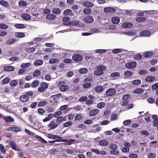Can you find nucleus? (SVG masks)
I'll use <instances>...</instances> for the list:
<instances>
[{
  "label": "nucleus",
  "instance_id": "nucleus-1",
  "mask_svg": "<svg viewBox=\"0 0 158 158\" xmlns=\"http://www.w3.org/2000/svg\"><path fill=\"white\" fill-rule=\"evenodd\" d=\"M106 69L105 66L101 65L97 66L96 69L97 70H96L94 72V74L97 76H100L103 74V72Z\"/></svg>",
  "mask_w": 158,
  "mask_h": 158
},
{
  "label": "nucleus",
  "instance_id": "nucleus-2",
  "mask_svg": "<svg viewBox=\"0 0 158 158\" xmlns=\"http://www.w3.org/2000/svg\"><path fill=\"white\" fill-rule=\"evenodd\" d=\"M40 87L38 89V90L40 92H43L48 88V85L45 82H42L40 84Z\"/></svg>",
  "mask_w": 158,
  "mask_h": 158
},
{
  "label": "nucleus",
  "instance_id": "nucleus-3",
  "mask_svg": "<svg viewBox=\"0 0 158 158\" xmlns=\"http://www.w3.org/2000/svg\"><path fill=\"white\" fill-rule=\"evenodd\" d=\"M72 59L76 62L81 61L82 59V56L80 54H74L72 57Z\"/></svg>",
  "mask_w": 158,
  "mask_h": 158
},
{
  "label": "nucleus",
  "instance_id": "nucleus-4",
  "mask_svg": "<svg viewBox=\"0 0 158 158\" xmlns=\"http://www.w3.org/2000/svg\"><path fill=\"white\" fill-rule=\"evenodd\" d=\"M7 130L8 131H12L15 132H18L21 130V128L19 127H9Z\"/></svg>",
  "mask_w": 158,
  "mask_h": 158
},
{
  "label": "nucleus",
  "instance_id": "nucleus-5",
  "mask_svg": "<svg viewBox=\"0 0 158 158\" xmlns=\"http://www.w3.org/2000/svg\"><path fill=\"white\" fill-rule=\"evenodd\" d=\"M94 20L93 17L90 15L85 16L83 19V21L86 23H91Z\"/></svg>",
  "mask_w": 158,
  "mask_h": 158
},
{
  "label": "nucleus",
  "instance_id": "nucleus-6",
  "mask_svg": "<svg viewBox=\"0 0 158 158\" xmlns=\"http://www.w3.org/2000/svg\"><path fill=\"white\" fill-rule=\"evenodd\" d=\"M12 149L14 150L20 151V150L18 147V146L16 145L15 142L14 141H11L9 143Z\"/></svg>",
  "mask_w": 158,
  "mask_h": 158
},
{
  "label": "nucleus",
  "instance_id": "nucleus-7",
  "mask_svg": "<svg viewBox=\"0 0 158 158\" xmlns=\"http://www.w3.org/2000/svg\"><path fill=\"white\" fill-rule=\"evenodd\" d=\"M137 64L135 62H131L126 63L125 64V67L128 69L133 68L135 67L136 65Z\"/></svg>",
  "mask_w": 158,
  "mask_h": 158
},
{
  "label": "nucleus",
  "instance_id": "nucleus-8",
  "mask_svg": "<svg viewBox=\"0 0 158 158\" xmlns=\"http://www.w3.org/2000/svg\"><path fill=\"white\" fill-rule=\"evenodd\" d=\"M104 11L107 13H111L115 12L116 10L113 7H106L104 8Z\"/></svg>",
  "mask_w": 158,
  "mask_h": 158
},
{
  "label": "nucleus",
  "instance_id": "nucleus-9",
  "mask_svg": "<svg viewBox=\"0 0 158 158\" xmlns=\"http://www.w3.org/2000/svg\"><path fill=\"white\" fill-rule=\"evenodd\" d=\"M116 93V91L114 89L111 88L108 89L106 92V94L108 96H112L113 95Z\"/></svg>",
  "mask_w": 158,
  "mask_h": 158
},
{
  "label": "nucleus",
  "instance_id": "nucleus-10",
  "mask_svg": "<svg viewBox=\"0 0 158 158\" xmlns=\"http://www.w3.org/2000/svg\"><path fill=\"white\" fill-rule=\"evenodd\" d=\"M0 5L4 7L5 8H9L10 6V5L9 3L5 0H0Z\"/></svg>",
  "mask_w": 158,
  "mask_h": 158
},
{
  "label": "nucleus",
  "instance_id": "nucleus-11",
  "mask_svg": "<svg viewBox=\"0 0 158 158\" xmlns=\"http://www.w3.org/2000/svg\"><path fill=\"white\" fill-rule=\"evenodd\" d=\"M58 126V125L55 123V122L53 121H51L50 123L48 125V128H50V129H53L56 128Z\"/></svg>",
  "mask_w": 158,
  "mask_h": 158
},
{
  "label": "nucleus",
  "instance_id": "nucleus-12",
  "mask_svg": "<svg viewBox=\"0 0 158 158\" xmlns=\"http://www.w3.org/2000/svg\"><path fill=\"white\" fill-rule=\"evenodd\" d=\"M151 32L148 30H144L140 31L139 34L142 36H148L150 35Z\"/></svg>",
  "mask_w": 158,
  "mask_h": 158
},
{
  "label": "nucleus",
  "instance_id": "nucleus-13",
  "mask_svg": "<svg viewBox=\"0 0 158 158\" xmlns=\"http://www.w3.org/2000/svg\"><path fill=\"white\" fill-rule=\"evenodd\" d=\"M29 99L28 96L26 95H22L20 97V100L23 102H27L28 100Z\"/></svg>",
  "mask_w": 158,
  "mask_h": 158
},
{
  "label": "nucleus",
  "instance_id": "nucleus-14",
  "mask_svg": "<svg viewBox=\"0 0 158 158\" xmlns=\"http://www.w3.org/2000/svg\"><path fill=\"white\" fill-rule=\"evenodd\" d=\"M21 17L26 20H29L31 19V16L27 13H23L21 15Z\"/></svg>",
  "mask_w": 158,
  "mask_h": 158
},
{
  "label": "nucleus",
  "instance_id": "nucleus-15",
  "mask_svg": "<svg viewBox=\"0 0 158 158\" xmlns=\"http://www.w3.org/2000/svg\"><path fill=\"white\" fill-rule=\"evenodd\" d=\"M14 68L12 66H6L4 67V70L5 71H12L14 70Z\"/></svg>",
  "mask_w": 158,
  "mask_h": 158
},
{
  "label": "nucleus",
  "instance_id": "nucleus-16",
  "mask_svg": "<svg viewBox=\"0 0 158 158\" xmlns=\"http://www.w3.org/2000/svg\"><path fill=\"white\" fill-rule=\"evenodd\" d=\"M99 112V110L95 109L91 110L89 112V114L91 116H93L97 114Z\"/></svg>",
  "mask_w": 158,
  "mask_h": 158
},
{
  "label": "nucleus",
  "instance_id": "nucleus-17",
  "mask_svg": "<svg viewBox=\"0 0 158 158\" xmlns=\"http://www.w3.org/2000/svg\"><path fill=\"white\" fill-rule=\"evenodd\" d=\"M82 5L85 6L89 7H92L93 6V4L92 2L87 1L83 2Z\"/></svg>",
  "mask_w": 158,
  "mask_h": 158
},
{
  "label": "nucleus",
  "instance_id": "nucleus-18",
  "mask_svg": "<svg viewBox=\"0 0 158 158\" xmlns=\"http://www.w3.org/2000/svg\"><path fill=\"white\" fill-rule=\"evenodd\" d=\"M112 23L114 24H117L120 21L119 18L118 17H113L111 19Z\"/></svg>",
  "mask_w": 158,
  "mask_h": 158
},
{
  "label": "nucleus",
  "instance_id": "nucleus-19",
  "mask_svg": "<svg viewBox=\"0 0 158 158\" xmlns=\"http://www.w3.org/2000/svg\"><path fill=\"white\" fill-rule=\"evenodd\" d=\"M153 55V52H145L143 54V56L144 57L147 58L150 57Z\"/></svg>",
  "mask_w": 158,
  "mask_h": 158
},
{
  "label": "nucleus",
  "instance_id": "nucleus-20",
  "mask_svg": "<svg viewBox=\"0 0 158 158\" xmlns=\"http://www.w3.org/2000/svg\"><path fill=\"white\" fill-rule=\"evenodd\" d=\"M3 118H4V120L6 122H13L14 121V120L13 118H11L10 116H3Z\"/></svg>",
  "mask_w": 158,
  "mask_h": 158
},
{
  "label": "nucleus",
  "instance_id": "nucleus-21",
  "mask_svg": "<svg viewBox=\"0 0 158 158\" xmlns=\"http://www.w3.org/2000/svg\"><path fill=\"white\" fill-rule=\"evenodd\" d=\"M79 23V22L78 21H73L69 22L68 24H66V23L64 24L65 25H69L70 26H76Z\"/></svg>",
  "mask_w": 158,
  "mask_h": 158
},
{
  "label": "nucleus",
  "instance_id": "nucleus-22",
  "mask_svg": "<svg viewBox=\"0 0 158 158\" xmlns=\"http://www.w3.org/2000/svg\"><path fill=\"white\" fill-rule=\"evenodd\" d=\"M122 26L124 28H130L132 26V24L131 22H126L123 23Z\"/></svg>",
  "mask_w": 158,
  "mask_h": 158
},
{
  "label": "nucleus",
  "instance_id": "nucleus-23",
  "mask_svg": "<svg viewBox=\"0 0 158 158\" xmlns=\"http://www.w3.org/2000/svg\"><path fill=\"white\" fill-rule=\"evenodd\" d=\"M99 143L101 146H106L108 145L109 142L105 140H102L99 141Z\"/></svg>",
  "mask_w": 158,
  "mask_h": 158
},
{
  "label": "nucleus",
  "instance_id": "nucleus-24",
  "mask_svg": "<svg viewBox=\"0 0 158 158\" xmlns=\"http://www.w3.org/2000/svg\"><path fill=\"white\" fill-rule=\"evenodd\" d=\"M15 36L19 38L23 37L25 36L24 33L21 32H17L15 34Z\"/></svg>",
  "mask_w": 158,
  "mask_h": 158
},
{
  "label": "nucleus",
  "instance_id": "nucleus-25",
  "mask_svg": "<svg viewBox=\"0 0 158 158\" xmlns=\"http://www.w3.org/2000/svg\"><path fill=\"white\" fill-rule=\"evenodd\" d=\"M95 89L96 92H101L103 90V87L102 86H97L95 87Z\"/></svg>",
  "mask_w": 158,
  "mask_h": 158
},
{
  "label": "nucleus",
  "instance_id": "nucleus-26",
  "mask_svg": "<svg viewBox=\"0 0 158 158\" xmlns=\"http://www.w3.org/2000/svg\"><path fill=\"white\" fill-rule=\"evenodd\" d=\"M39 83L40 82L38 80H35L31 84V87L32 88H35L39 85Z\"/></svg>",
  "mask_w": 158,
  "mask_h": 158
},
{
  "label": "nucleus",
  "instance_id": "nucleus-27",
  "mask_svg": "<svg viewBox=\"0 0 158 158\" xmlns=\"http://www.w3.org/2000/svg\"><path fill=\"white\" fill-rule=\"evenodd\" d=\"M46 18L47 19L50 20L56 18V16L53 14H49L46 16Z\"/></svg>",
  "mask_w": 158,
  "mask_h": 158
},
{
  "label": "nucleus",
  "instance_id": "nucleus-28",
  "mask_svg": "<svg viewBox=\"0 0 158 158\" xmlns=\"http://www.w3.org/2000/svg\"><path fill=\"white\" fill-rule=\"evenodd\" d=\"M69 87L67 85H62L60 86V89L61 91H65L69 89Z\"/></svg>",
  "mask_w": 158,
  "mask_h": 158
},
{
  "label": "nucleus",
  "instance_id": "nucleus-29",
  "mask_svg": "<svg viewBox=\"0 0 158 158\" xmlns=\"http://www.w3.org/2000/svg\"><path fill=\"white\" fill-rule=\"evenodd\" d=\"M66 120V117L61 116L59 117L56 119V121L57 122H61L62 121H65Z\"/></svg>",
  "mask_w": 158,
  "mask_h": 158
},
{
  "label": "nucleus",
  "instance_id": "nucleus-30",
  "mask_svg": "<svg viewBox=\"0 0 158 158\" xmlns=\"http://www.w3.org/2000/svg\"><path fill=\"white\" fill-rule=\"evenodd\" d=\"M14 26L17 28L22 29L24 28L25 27L24 24L16 23L15 24Z\"/></svg>",
  "mask_w": 158,
  "mask_h": 158
},
{
  "label": "nucleus",
  "instance_id": "nucleus-31",
  "mask_svg": "<svg viewBox=\"0 0 158 158\" xmlns=\"http://www.w3.org/2000/svg\"><path fill=\"white\" fill-rule=\"evenodd\" d=\"M71 10L69 9H67L64 10L63 12V15L64 16H69L71 14Z\"/></svg>",
  "mask_w": 158,
  "mask_h": 158
},
{
  "label": "nucleus",
  "instance_id": "nucleus-32",
  "mask_svg": "<svg viewBox=\"0 0 158 158\" xmlns=\"http://www.w3.org/2000/svg\"><path fill=\"white\" fill-rule=\"evenodd\" d=\"M27 5V2L23 0H20L19 2V5L20 6H26Z\"/></svg>",
  "mask_w": 158,
  "mask_h": 158
},
{
  "label": "nucleus",
  "instance_id": "nucleus-33",
  "mask_svg": "<svg viewBox=\"0 0 158 158\" xmlns=\"http://www.w3.org/2000/svg\"><path fill=\"white\" fill-rule=\"evenodd\" d=\"M10 79L8 77L4 78L2 81V85L7 84L10 81Z\"/></svg>",
  "mask_w": 158,
  "mask_h": 158
},
{
  "label": "nucleus",
  "instance_id": "nucleus-34",
  "mask_svg": "<svg viewBox=\"0 0 158 158\" xmlns=\"http://www.w3.org/2000/svg\"><path fill=\"white\" fill-rule=\"evenodd\" d=\"M43 62L42 60H38L35 61L34 64L36 66L40 65L42 64Z\"/></svg>",
  "mask_w": 158,
  "mask_h": 158
},
{
  "label": "nucleus",
  "instance_id": "nucleus-35",
  "mask_svg": "<svg viewBox=\"0 0 158 158\" xmlns=\"http://www.w3.org/2000/svg\"><path fill=\"white\" fill-rule=\"evenodd\" d=\"M52 12L55 14H58L61 12V10L58 8H54L52 9Z\"/></svg>",
  "mask_w": 158,
  "mask_h": 158
},
{
  "label": "nucleus",
  "instance_id": "nucleus-36",
  "mask_svg": "<svg viewBox=\"0 0 158 158\" xmlns=\"http://www.w3.org/2000/svg\"><path fill=\"white\" fill-rule=\"evenodd\" d=\"M82 85L83 89H87L91 87L92 84L91 83H87L82 84Z\"/></svg>",
  "mask_w": 158,
  "mask_h": 158
},
{
  "label": "nucleus",
  "instance_id": "nucleus-37",
  "mask_svg": "<svg viewBox=\"0 0 158 158\" xmlns=\"http://www.w3.org/2000/svg\"><path fill=\"white\" fill-rule=\"evenodd\" d=\"M35 48L34 47L32 48H28L25 49L26 52H32L35 51Z\"/></svg>",
  "mask_w": 158,
  "mask_h": 158
},
{
  "label": "nucleus",
  "instance_id": "nucleus-38",
  "mask_svg": "<svg viewBox=\"0 0 158 158\" xmlns=\"http://www.w3.org/2000/svg\"><path fill=\"white\" fill-rule=\"evenodd\" d=\"M110 76L111 77H120V74L119 72H114L111 73L110 75Z\"/></svg>",
  "mask_w": 158,
  "mask_h": 158
},
{
  "label": "nucleus",
  "instance_id": "nucleus-39",
  "mask_svg": "<svg viewBox=\"0 0 158 158\" xmlns=\"http://www.w3.org/2000/svg\"><path fill=\"white\" fill-rule=\"evenodd\" d=\"M145 80L147 81L152 82L154 81L155 78L152 76H149L146 78Z\"/></svg>",
  "mask_w": 158,
  "mask_h": 158
},
{
  "label": "nucleus",
  "instance_id": "nucleus-40",
  "mask_svg": "<svg viewBox=\"0 0 158 158\" xmlns=\"http://www.w3.org/2000/svg\"><path fill=\"white\" fill-rule=\"evenodd\" d=\"M15 42V40L14 39H10L6 42L7 44H11Z\"/></svg>",
  "mask_w": 158,
  "mask_h": 158
},
{
  "label": "nucleus",
  "instance_id": "nucleus-41",
  "mask_svg": "<svg viewBox=\"0 0 158 158\" xmlns=\"http://www.w3.org/2000/svg\"><path fill=\"white\" fill-rule=\"evenodd\" d=\"M62 114V112L61 111H58L54 113V116L55 118H58Z\"/></svg>",
  "mask_w": 158,
  "mask_h": 158
},
{
  "label": "nucleus",
  "instance_id": "nucleus-42",
  "mask_svg": "<svg viewBox=\"0 0 158 158\" xmlns=\"http://www.w3.org/2000/svg\"><path fill=\"white\" fill-rule=\"evenodd\" d=\"M83 12L85 14H88L91 13V10L89 8H85L83 10Z\"/></svg>",
  "mask_w": 158,
  "mask_h": 158
},
{
  "label": "nucleus",
  "instance_id": "nucleus-43",
  "mask_svg": "<svg viewBox=\"0 0 158 158\" xmlns=\"http://www.w3.org/2000/svg\"><path fill=\"white\" fill-rule=\"evenodd\" d=\"M133 74L132 72L127 70L126 71H124V75L127 77H128L131 76Z\"/></svg>",
  "mask_w": 158,
  "mask_h": 158
},
{
  "label": "nucleus",
  "instance_id": "nucleus-44",
  "mask_svg": "<svg viewBox=\"0 0 158 158\" xmlns=\"http://www.w3.org/2000/svg\"><path fill=\"white\" fill-rule=\"evenodd\" d=\"M143 92V90L141 88H138L136 89L134 91V93L135 94H140L142 93Z\"/></svg>",
  "mask_w": 158,
  "mask_h": 158
},
{
  "label": "nucleus",
  "instance_id": "nucleus-45",
  "mask_svg": "<svg viewBox=\"0 0 158 158\" xmlns=\"http://www.w3.org/2000/svg\"><path fill=\"white\" fill-rule=\"evenodd\" d=\"M49 63L50 64H52L56 62H59V61L57 59H51L49 60Z\"/></svg>",
  "mask_w": 158,
  "mask_h": 158
},
{
  "label": "nucleus",
  "instance_id": "nucleus-46",
  "mask_svg": "<svg viewBox=\"0 0 158 158\" xmlns=\"http://www.w3.org/2000/svg\"><path fill=\"white\" fill-rule=\"evenodd\" d=\"M48 102L45 101H43L39 102L38 104V106L42 107L47 105Z\"/></svg>",
  "mask_w": 158,
  "mask_h": 158
},
{
  "label": "nucleus",
  "instance_id": "nucleus-47",
  "mask_svg": "<svg viewBox=\"0 0 158 158\" xmlns=\"http://www.w3.org/2000/svg\"><path fill=\"white\" fill-rule=\"evenodd\" d=\"M18 84V81L16 80H13L10 82V85L11 86H15Z\"/></svg>",
  "mask_w": 158,
  "mask_h": 158
},
{
  "label": "nucleus",
  "instance_id": "nucleus-48",
  "mask_svg": "<svg viewBox=\"0 0 158 158\" xmlns=\"http://www.w3.org/2000/svg\"><path fill=\"white\" fill-rule=\"evenodd\" d=\"M141 82V81L140 80L137 79L133 80L132 81V83L133 85H139L140 84Z\"/></svg>",
  "mask_w": 158,
  "mask_h": 158
},
{
  "label": "nucleus",
  "instance_id": "nucleus-49",
  "mask_svg": "<svg viewBox=\"0 0 158 158\" xmlns=\"http://www.w3.org/2000/svg\"><path fill=\"white\" fill-rule=\"evenodd\" d=\"M73 125V123L72 122H68L64 123L63 124L64 127H68L69 126H71Z\"/></svg>",
  "mask_w": 158,
  "mask_h": 158
},
{
  "label": "nucleus",
  "instance_id": "nucleus-50",
  "mask_svg": "<svg viewBox=\"0 0 158 158\" xmlns=\"http://www.w3.org/2000/svg\"><path fill=\"white\" fill-rule=\"evenodd\" d=\"M0 150L3 153H5L6 152V150L5 149L4 145L1 144H0Z\"/></svg>",
  "mask_w": 158,
  "mask_h": 158
},
{
  "label": "nucleus",
  "instance_id": "nucleus-51",
  "mask_svg": "<svg viewBox=\"0 0 158 158\" xmlns=\"http://www.w3.org/2000/svg\"><path fill=\"white\" fill-rule=\"evenodd\" d=\"M40 74V72L39 70H36L33 73V75L34 77L39 76Z\"/></svg>",
  "mask_w": 158,
  "mask_h": 158
},
{
  "label": "nucleus",
  "instance_id": "nucleus-52",
  "mask_svg": "<svg viewBox=\"0 0 158 158\" xmlns=\"http://www.w3.org/2000/svg\"><path fill=\"white\" fill-rule=\"evenodd\" d=\"M110 152L112 154L116 155L119 153V151L115 149H113L110 151Z\"/></svg>",
  "mask_w": 158,
  "mask_h": 158
},
{
  "label": "nucleus",
  "instance_id": "nucleus-53",
  "mask_svg": "<svg viewBox=\"0 0 158 158\" xmlns=\"http://www.w3.org/2000/svg\"><path fill=\"white\" fill-rule=\"evenodd\" d=\"M105 106V103L104 102H101L98 103L97 105V107L100 109L102 108Z\"/></svg>",
  "mask_w": 158,
  "mask_h": 158
},
{
  "label": "nucleus",
  "instance_id": "nucleus-54",
  "mask_svg": "<svg viewBox=\"0 0 158 158\" xmlns=\"http://www.w3.org/2000/svg\"><path fill=\"white\" fill-rule=\"evenodd\" d=\"M82 118V116L81 115L78 114L75 117V119L76 120H80Z\"/></svg>",
  "mask_w": 158,
  "mask_h": 158
},
{
  "label": "nucleus",
  "instance_id": "nucleus-55",
  "mask_svg": "<svg viewBox=\"0 0 158 158\" xmlns=\"http://www.w3.org/2000/svg\"><path fill=\"white\" fill-rule=\"evenodd\" d=\"M30 65V63H23L21 65V67L23 68H26L29 67Z\"/></svg>",
  "mask_w": 158,
  "mask_h": 158
},
{
  "label": "nucleus",
  "instance_id": "nucleus-56",
  "mask_svg": "<svg viewBox=\"0 0 158 158\" xmlns=\"http://www.w3.org/2000/svg\"><path fill=\"white\" fill-rule=\"evenodd\" d=\"M38 112L41 115H43L45 113V111L44 109L40 108L38 109Z\"/></svg>",
  "mask_w": 158,
  "mask_h": 158
},
{
  "label": "nucleus",
  "instance_id": "nucleus-57",
  "mask_svg": "<svg viewBox=\"0 0 158 158\" xmlns=\"http://www.w3.org/2000/svg\"><path fill=\"white\" fill-rule=\"evenodd\" d=\"M122 50L120 49H114L113 50L112 52L114 54L121 52Z\"/></svg>",
  "mask_w": 158,
  "mask_h": 158
},
{
  "label": "nucleus",
  "instance_id": "nucleus-58",
  "mask_svg": "<svg viewBox=\"0 0 158 158\" xmlns=\"http://www.w3.org/2000/svg\"><path fill=\"white\" fill-rule=\"evenodd\" d=\"M142 55L140 54H137L134 56V57L135 59L139 60L142 58Z\"/></svg>",
  "mask_w": 158,
  "mask_h": 158
},
{
  "label": "nucleus",
  "instance_id": "nucleus-59",
  "mask_svg": "<svg viewBox=\"0 0 158 158\" xmlns=\"http://www.w3.org/2000/svg\"><path fill=\"white\" fill-rule=\"evenodd\" d=\"M109 148L111 149H116L117 148V146L116 145L113 144H110L109 146Z\"/></svg>",
  "mask_w": 158,
  "mask_h": 158
},
{
  "label": "nucleus",
  "instance_id": "nucleus-60",
  "mask_svg": "<svg viewBox=\"0 0 158 158\" xmlns=\"http://www.w3.org/2000/svg\"><path fill=\"white\" fill-rule=\"evenodd\" d=\"M57 135H52L51 134H48V137L50 139H56Z\"/></svg>",
  "mask_w": 158,
  "mask_h": 158
},
{
  "label": "nucleus",
  "instance_id": "nucleus-61",
  "mask_svg": "<svg viewBox=\"0 0 158 158\" xmlns=\"http://www.w3.org/2000/svg\"><path fill=\"white\" fill-rule=\"evenodd\" d=\"M128 103V100H124L121 102V105L122 106H125L127 105Z\"/></svg>",
  "mask_w": 158,
  "mask_h": 158
},
{
  "label": "nucleus",
  "instance_id": "nucleus-62",
  "mask_svg": "<svg viewBox=\"0 0 158 158\" xmlns=\"http://www.w3.org/2000/svg\"><path fill=\"white\" fill-rule=\"evenodd\" d=\"M8 28V26L6 25L2 24L0 23V28L2 29H6Z\"/></svg>",
  "mask_w": 158,
  "mask_h": 158
},
{
  "label": "nucleus",
  "instance_id": "nucleus-63",
  "mask_svg": "<svg viewBox=\"0 0 158 158\" xmlns=\"http://www.w3.org/2000/svg\"><path fill=\"white\" fill-rule=\"evenodd\" d=\"M129 157L130 158H138V155L136 154L131 153L129 155Z\"/></svg>",
  "mask_w": 158,
  "mask_h": 158
},
{
  "label": "nucleus",
  "instance_id": "nucleus-64",
  "mask_svg": "<svg viewBox=\"0 0 158 158\" xmlns=\"http://www.w3.org/2000/svg\"><path fill=\"white\" fill-rule=\"evenodd\" d=\"M148 158H155L156 157V155L154 153H150L148 154Z\"/></svg>",
  "mask_w": 158,
  "mask_h": 158
}]
</instances>
